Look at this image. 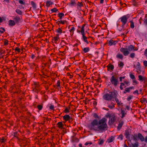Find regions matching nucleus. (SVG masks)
<instances>
[{"label":"nucleus","mask_w":147,"mask_h":147,"mask_svg":"<svg viewBox=\"0 0 147 147\" xmlns=\"http://www.w3.org/2000/svg\"><path fill=\"white\" fill-rule=\"evenodd\" d=\"M107 119L105 118H102L98 121L96 119L94 120L88 127L91 130H94L96 131H100L103 132L107 130L108 127L106 123Z\"/></svg>","instance_id":"obj_1"},{"label":"nucleus","mask_w":147,"mask_h":147,"mask_svg":"<svg viewBox=\"0 0 147 147\" xmlns=\"http://www.w3.org/2000/svg\"><path fill=\"white\" fill-rule=\"evenodd\" d=\"M110 82L112 85L116 87L119 84L118 77L116 76H112L110 79Z\"/></svg>","instance_id":"obj_2"},{"label":"nucleus","mask_w":147,"mask_h":147,"mask_svg":"<svg viewBox=\"0 0 147 147\" xmlns=\"http://www.w3.org/2000/svg\"><path fill=\"white\" fill-rule=\"evenodd\" d=\"M112 92H109V93H107L103 96V99L107 101H109L113 98L114 93Z\"/></svg>","instance_id":"obj_3"},{"label":"nucleus","mask_w":147,"mask_h":147,"mask_svg":"<svg viewBox=\"0 0 147 147\" xmlns=\"http://www.w3.org/2000/svg\"><path fill=\"white\" fill-rule=\"evenodd\" d=\"M85 26V25L84 24H83L82 27L81 31H77V32H81V34L82 36L83 40L84 41V42H86L87 44H88V42L87 40V37L85 36V34L84 32V28Z\"/></svg>","instance_id":"obj_4"},{"label":"nucleus","mask_w":147,"mask_h":147,"mask_svg":"<svg viewBox=\"0 0 147 147\" xmlns=\"http://www.w3.org/2000/svg\"><path fill=\"white\" fill-rule=\"evenodd\" d=\"M128 18L127 15H124L119 18V20L122 23V27H123L127 23Z\"/></svg>","instance_id":"obj_5"},{"label":"nucleus","mask_w":147,"mask_h":147,"mask_svg":"<svg viewBox=\"0 0 147 147\" xmlns=\"http://www.w3.org/2000/svg\"><path fill=\"white\" fill-rule=\"evenodd\" d=\"M63 120L68 121L69 123H71L73 121V119L69 115H66L63 116Z\"/></svg>","instance_id":"obj_6"},{"label":"nucleus","mask_w":147,"mask_h":147,"mask_svg":"<svg viewBox=\"0 0 147 147\" xmlns=\"http://www.w3.org/2000/svg\"><path fill=\"white\" fill-rule=\"evenodd\" d=\"M127 49L122 47L120 49V51L121 52L123 53L124 56H126L129 54V52Z\"/></svg>","instance_id":"obj_7"},{"label":"nucleus","mask_w":147,"mask_h":147,"mask_svg":"<svg viewBox=\"0 0 147 147\" xmlns=\"http://www.w3.org/2000/svg\"><path fill=\"white\" fill-rule=\"evenodd\" d=\"M34 90H35V92L37 93L40 91V88L39 85L38 84V82H34Z\"/></svg>","instance_id":"obj_8"},{"label":"nucleus","mask_w":147,"mask_h":147,"mask_svg":"<svg viewBox=\"0 0 147 147\" xmlns=\"http://www.w3.org/2000/svg\"><path fill=\"white\" fill-rule=\"evenodd\" d=\"M138 80L141 82H144L145 83L147 81V79L146 77L143 76L142 75H139L138 76Z\"/></svg>","instance_id":"obj_9"},{"label":"nucleus","mask_w":147,"mask_h":147,"mask_svg":"<svg viewBox=\"0 0 147 147\" xmlns=\"http://www.w3.org/2000/svg\"><path fill=\"white\" fill-rule=\"evenodd\" d=\"M22 18L20 17L19 16H17L13 18V19L16 24H18L21 20Z\"/></svg>","instance_id":"obj_10"},{"label":"nucleus","mask_w":147,"mask_h":147,"mask_svg":"<svg viewBox=\"0 0 147 147\" xmlns=\"http://www.w3.org/2000/svg\"><path fill=\"white\" fill-rule=\"evenodd\" d=\"M114 96L113 98L115 99V100L118 105H120V103L121 101H119L117 97V94L115 93H114Z\"/></svg>","instance_id":"obj_11"},{"label":"nucleus","mask_w":147,"mask_h":147,"mask_svg":"<svg viewBox=\"0 0 147 147\" xmlns=\"http://www.w3.org/2000/svg\"><path fill=\"white\" fill-rule=\"evenodd\" d=\"M117 42V41H114L112 40H110L108 42L109 45V46H112L113 45H115Z\"/></svg>","instance_id":"obj_12"},{"label":"nucleus","mask_w":147,"mask_h":147,"mask_svg":"<svg viewBox=\"0 0 147 147\" xmlns=\"http://www.w3.org/2000/svg\"><path fill=\"white\" fill-rule=\"evenodd\" d=\"M107 70L108 71H112L114 68V66L111 63H109L107 65Z\"/></svg>","instance_id":"obj_13"},{"label":"nucleus","mask_w":147,"mask_h":147,"mask_svg":"<svg viewBox=\"0 0 147 147\" xmlns=\"http://www.w3.org/2000/svg\"><path fill=\"white\" fill-rule=\"evenodd\" d=\"M138 136L141 142H143L144 141V138L141 133H138Z\"/></svg>","instance_id":"obj_14"},{"label":"nucleus","mask_w":147,"mask_h":147,"mask_svg":"<svg viewBox=\"0 0 147 147\" xmlns=\"http://www.w3.org/2000/svg\"><path fill=\"white\" fill-rule=\"evenodd\" d=\"M57 125L58 126V127L60 129H62L64 128L63 126L64 125L61 122H59L57 123Z\"/></svg>","instance_id":"obj_15"},{"label":"nucleus","mask_w":147,"mask_h":147,"mask_svg":"<svg viewBox=\"0 0 147 147\" xmlns=\"http://www.w3.org/2000/svg\"><path fill=\"white\" fill-rule=\"evenodd\" d=\"M134 67H135L137 69H138L139 71L141 69V66H140V64L139 62H138L137 63V65L136 66L134 65Z\"/></svg>","instance_id":"obj_16"},{"label":"nucleus","mask_w":147,"mask_h":147,"mask_svg":"<svg viewBox=\"0 0 147 147\" xmlns=\"http://www.w3.org/2000/svg\"><path fill=\"white\" fill-rule=\"evenodd\" d=\"M16 23L13 20H10L9 21V25L11 26H13L15 25Z\"/></svg>","instance_id":"obj_17"},{"label":"nucleus","mask_w":147,"mask_h":147,"mask_svg":"<svg viewBox=\"0 0 147 147\" xmlns=\"http://www.w3.org/2000/svg\"><path fill=\"white\" fill-rule=\"evenodd\" d=\"M115 140V137L111 136L107 139V141L108 143H110L112 142Z\"/></svg>","instance_id":"obj_18"},{"label":"nucleus","mask_w":147,"mask_h":147,"mask_svg":"<svg viewBox=\"0 0 147 147\" xmlns=\"http://www.w3.org/2000/svg\"><path fill=\"white\" fill-rule=\"evenodd\" d=\"M143 24L146 26H147V14H145L144 18L143 20Z\"/></svg>","instance_id":"obj_19"},{"label":"nucleus","mask_w":147,"mask_h":147,"mask_svg":"<svg viewBox=\"0 0 147 147\" xmlns=\"http://www.w3.org/2000/svg\"><path fill=\"white\" fill-rule=\"evenodd\" d=\"M130 133L129 130H126L125 131V136L126 138H127L129 137V136L130 134Z\"/></svg>","instance_id":"obj_20"},{"label":"nucleus","mask_w":147,"mask_h":147,"mask_svg":"<svg viewBox=\"0 0 147 147\" xmlns=\"http://www.w3.org/2000/svg\"><path fill=\"white\" fill-rule=\"evenodd\" d=\"M124 124V122L123 121H121L120 122L119 124H118L117 126V129L119 130L122 127Z\"/></svg>","instance_id":"obj_21"},{"label":"nucleus","mask_w":147,"mask_h":147,"mask_svg":"<svg viewBox=\"0 0 147 147\" xmlns=\"http://www.w3.org/2000/svg\"><path fill=\"white\" fill-rule=\"evenodd\" d=\"M121 114L122 116L121 118H123L125 116V115L126 114V113L125 112V110L121 109Z\"/></svg>","instance_id":"obj_22"},{"label":"nucleus","mask_w":147,"mask_h":147,"mask_svg":"<svg viewBox=\"0 0 147 147\" xmlns=\"http://www.w3.org/2000/svg\"><path fill=\"white\" fill-rule=\"evenodd\" d=\"M123 55L121 54L118 53L116 56V57L118 59H122L123 58Z\"/></svg>","instance_id":"obj_23"},{"label":"nucleus","mask_w":147,"mask_h":147,"mask_svg":"<svg viewBox=\"0 0 147 147\" xmlns=\"http://www.w3.org/2000/svg\"><path fill=\"white\" fill-rule=\"evenodd\" d=\"M53 3L51 1H47L46 2V5L47 7H49Z\"/></svg>","instance_id":"obj_24"},{"label":"nucleus","mask_w":147,"mask_h":147,"mask_svg":"<svg viewBox=\"0 0 147 147\" xmlns=\"http://www.w3.org/2000/svg\"><path fill=\"white\" fill-rule=\"evenodd\" d=\"M128 48L129 51H132L134 49V47L132 45H130L128 47Z\"/></svg>","instance_id":"obj_25"},{"label":"nucleus","mask_w":147,"mask_h":147,"mask_svg":"<svg viewBox=\"0 0 147 147\" xmlns=\"http://www.w3.org/2000/svg\"><path fill=\"white\" fill-rule=\"evenodd\" d=\"M139 146L138 142H136L134 144H132V145L129 146V147H138Z\"/></svg>","instance_id":"obj_26"},{"label":"nucleus","mask_w":147,"mask_h":147,"mask_svg":"<svg viewBox=\"0 0 147 147\" xmlns=\"http://www.w3.org/2000/svg\"><path fill=\"white\" fill-rule=\"evenodd\" d=\"M115 120V117H112L110 120L109 121V122H111V123H113Z\"/></svg>","instance_id":"obj_27"},{"label":"nucleus","mask_w":147,"mask_h":147,"mask_svg":"<svg viewBox=\"0 0 147 147\" xmlns=\"http://www.w3.org/2000/svg\"><path fill=\"white\" fill-rule=\"evenodd\" d=\"M124 65V64L122 61L119 62L118 66L119 67L122 68Z\"/></svg>","instance_id":"obj_28"},{"label":"nucleus","mask_w":147,"mask_h":147,"mask_svg":"<svg viewBox=\"0 0 147 147\" xmlns=\"http://www.w3.org/2000/svg\"><path fill=\"white\" fill-rule=\"evenodd\" d=\"M75 30V28L74 27H72L70 30L69 31L71 32L70 35L72 36L74 33V31Z\"/></svg>","instance_id":"obj_29"},{"label":"nucleus","mask_w":147,"mask_h":147,"mask_svg":"<svg viewBox=\"0 0 147 147\" xmlns=\"http://www.w3.org/2000/svg\"><path fill=\"white\" fill-rule=\"evenodd\" d=\"M16 12L19 15H22V11L19 9H17L16 10Z\"/></svg>","instance_id":"obj_30"},{"label":"nucleus","mask_w":147,"mask_h":147,"mask_svg":"<svg viewBox=\"0 0 147 147\" xmlns=\"http://www.w3.org/2000/svg\"><path fill=\"white\" fill-rule=\"evenodd\" d=\"M90 50V49L89 47H87L84 48L83 49V51L84 53H86L88 52Z\"/></svg>","instance_id":"obj_31"},{"label":"nucleus","mask_w":147,"mask_h":147,"mask_svg":"<svg viewBox=\"0 0 147 147\" xmlns=\"http://www.w3.org/2000/svg\"><path fill=\"white\" fill-rule=\"evenodd\" d=\"M58 16L59 19H61L62 17L64 16V14L62 13H60L58 14Z\"/></svg>","instance_id":"obj_32"},{"label":"nucleus","mask_w":147,"mask_h":147,"mask_svg":"<svg viewBox=\"0 0 147 147\" xmlns=\"http://www.w3.org/2000/svg\"><path fill=\"white\" fill-rule=\"evenodd\" d=\"M130 27L132 28H134V22L132 21H130Z\"/></svg>","instance_id":"obj_33"},{"label":"nucleus","mask_w":147,"mask_h":147,"mask_svg":"<svg viewBox=\"0 0 147 147\" xmlns=\"http://www.w3.org/2000/svg\"><path fill=\"white\" fill-rule=\"evenodd\" d=\"M5 31V30L4 28L2 27L0 28V33L1 34L3 33Z\"/></svg>","instance_id":"obj_34"},{"label":"nucleus","mask_w":147,"mask_h":147,"mask_svg":"<svg viewBox=\"0 0 147 147\" xmlns=\"http://www.w3.org/2000/svg\"><path fill=\"white\" fill-rule=\"evenodd\" d=\"M130 90L128 88H125V90L123 92V93L125 94L127 92H129Z\"/></svg>","instance_id":"obj_35"},{"label":"nucleus","mask_w":147,"mask_h":147,"mask_svg":"<svg viewBox=\"0 0 147 147\" xmlns=\"http://www.w3.org/2000/svg\"><path fill=\"white\" fill-rule=\"evenodd\" d=\"M125 85L124 83L123 82H121L120 83V89L122 90H123V86H124Z\"/></svg>","instance_id":"obj_36"},{"label":"nucleus","mask_w":147,"mask_h":147,"mask_svg":"<svg viewBox=\"0 0 147 147\" xmlns=\"http://www.w3.org/2000/svg\"><path fill=\"white\" fill-rule=\"evenodd\" d=\"M42 107L43 106L42 105H38L37 106V108H38V109L40 111L42 109Z\"/></svg>","instance_id":"obj_37"},{"label":"nucleus","mask_w":147,"mask_h":147,"mask_svg":"<svg viewBox=\"0 0 147 147\" xmlns=\"http://www.w3.org/2000/svg\"><path fill=\"white\" fill-rule=\"evenodd\" d=\"M138 136L137 135L134 134L133 136V140L135 141H136L138 140L137 138H138Z\"/></svg>","instance_id":"obj_38"},{"label":"nucleus","mask_w":147,"mask_h":147,"mask_svg":"<svg viewBox=\"0 0 147 147\" xmlns=\"http://www.w3.org/2000/svg\"><path fill=\"white\" fill-rule=\"evenodd\" d=\"M70 109V107H69V108H67V107H66L64 111V112L65 113H68L69 112V110Z\"/></svg>","instance_id":"obj_39"},{"label":"nucleus","mask_w":147,"mask_h":147,"mask_svg":"<svg viewBox=\"0 0 147 147\" xmlns=\"http://www.w3.org/2000/svg\"><path fill=\"white\" fill-rule=\"evenodd\" d=\"M56 32H57L58 33L61 34V33H62L63 31L60 28H59L56 30Z\"/></svg>","instance_id":"obj_40"},{"label":"nucleus","mask_w":147,"mask_h":147,"mask_svg":"<svg viewBox=\"0 0 147 147\" xmlns=\"http://www.w3.org/2000/svg\"><path fill=\"white\" fill-rule=\"evenodd\" d=\"M130 78L132 80H134L135 79V76L132 74H131L129 75Z\"/></svg>","instance_id":"obj_41"},{"label":"nucleus","mask_w":147,"mask_h":147,"mask_svg":"<svg viewBox=\"0 0 147 147\" xmlns=\"http://www.w3.org/2000/svg\"><path fill=\"white\" fill-rule=\"evenodd\" d=\"M31 4L33 7L36 8V5L35 3L33 1H32L31 2Z\"/></svg>","instance_id":"obj_42"},{"label":"nucleus","mask_w":147,"mask_h":147,"mask_svg":"<svg viewBox=\"0 0 147 147\" xmlns=\"http://www.w3.org/2000/svg\"><path fill=\"white\" fill-rule=\"evenodd\" d=\"M99 142H98V144L99 145H101L103 143L104 141L103 140H99Z\"/></svg>","instance_id":"obj_43"},{"label":"nucleus","mask_w":147,"mask_h":147,"mask_svg":"<svg viewBox=\"0 0 147 147\" xmlns=\"http://www.w3.org/2000/svg\"><path fill=\"white\" fill-rule=\"evenodd\" d=\"M4 45H7L8 44V41L6 39H4Z\"/></svg>","instance_id":"obj_44"},{"label":"nucleus","mask_w":147,"mask_h":147,"mask_svg":"<svg viewBox=\"0 0 147 147\" xmlns=\"http://www.w3.org/2000/svg\"><path fill=\"white\" fill-rule=\"evenodd\" d=\"M133 97V96L132 95H129L128 97L127 98V101H129Z\"/></svg>","instance_id":"obj_45"},{"label":"nucleus","mask_w":147,"mask_h":147,"mask_svg":"<svg viewBox=\"0 0 147 147\" xmlns=\"http://www.w3.org/2000/svg\"><path fill=\"white\" fill-rule=\"evenodd\" d=\"M51 10L52 12H56L58 11V10L55 8H54L51 9Z\"/></svg>","instance_id":"obj_46"},{"label":"nucleus","mask_w":147,"mask_h":147,"mask_svg":"<svg viewBox=\"0 0 147 147\" xmlns=\"http://www.w3.org/2000/svg\"><path fill=\"white\" fill-rule=\"evenodd\" d=\"M135 54L134 53H131L130 55V57L132 58H133L135 57Z\"/></svg>","instance_id":"obj_47"},{"label":"nucleus","mask_w":147,"mask_h":147,"mask_svg":"<svg viewBox=\"0 0 147 147\" xmlns=\"http://www.w3.org/2000/svg\"><path fill=\"white\" fill-rule=\"evenodd\" d=\"M71 5H74L76 4L75 0H71L70 4Z\"/></svg>","instance_id":"obj_48"},{"label":"nucleus","mask_w":147,"mask_h":147,"mask_svg":"<svg viewBox=\"0 0 147 147\" xmlns=\"http://www.w3.org/2000/svg\"><path fill=\"white\" fill-rule=\"evenodd\" d=\"M146 101V99L145 98H144L141 100L140 102L142 103H144Z\"/></svg>","instance_id":"obj_49"},{"label":"nucleus","mask_w":147,"mask_h":147,"mask_svg":"<svg viewBox=\"0 0 147 147\" xmlns=\"http://www.w3.org/2000/svg\"><path fill=\"white\" fill-rule=\"evenodd\" d=\"M67 21L65 20H60V23L62 24H65V23Z\"/></svg>","instance_id":"obj_50"},{"label":"nucleus","mask_w":147,"mask_h":147,"mask_svg":"<svg viewBox=\"0 0 147 147\" xmlns=\"http://www.w3.org/2000/svg\"><path fill=\"white\" fill-rule=\"evenodd\" d=\"M93 116L95 118H99L98 115L96 113H94L93 114Z\"/></svg>","instance_id":"obj_51"},{"label":"nucleus","mask_w":147,"mask_h":147,"mask_svg":"<svg viewBox=\"0 0 147 147\" xmlns=\"http://www.w3.org/2000/svg\"><path fill=\"white\" fill-rule=\"evenodd\" d=\"M6 141V139H5L4 137H3L2 139L1 140V143L4 142Z\"/></svg>","instance_id":"obj_52"},{"label":"nucleus","mask_w":147,"mask_h":147,"mask_svg":"<svg viewBox=\"0 0 147 147\" xmlns=\"http://www.w3.org/2000/svg\"><path fill=\"white\" fill-rule=\"evenodd\" d=\"M78 5L80 7H81L83 6V4H82V2H78Z\"/></svg>","instance_id":"obj_53"},{"label":"nucleus","mask_w":147,"mask_h":147,"mask_svg":"<svg viewBox=\"0 0 147 147\" xmlns=\"http://www.w3.org/2000/svg\"><path fill=\"white\" fill-rule=\"evenodd\" d=\"M123 135L121 134H120L118 137V138L119 139V138H120L121 140H122L123 139Z\"/></svg>","instance_id":"obj_54"},{"label":"nucleus","mask_w":147,"mask_h":147,"mask_svg":"<svg viewBox=\"0 0 147 147\" xmlns=\"http://www.w3.org/2000/svg\"><path fill=\"white\" fill-rule=\"evenodd\" d=\"M15 50L17 51L18 53H20V49L18 47H16V48Z\"/></svg>","instance_id":"obj_55"},{"label":"nucleus","mask_w":147,"mask_h":147,"mask_svg":"<svg viewBox=\"0 0 147 147\" xmlns=\"http://www.w3.org/2000/svg\"><path fill=\"white\" fill-rule=\"evenodd\" d=\"M108 107L110 109H112L115 107V106L109 105H108Z\"/></svg>","instance_id":"obj_56"},{"label":"nucleus","mask_w":147,"mask_h":147,"mask_svg":"<svg viewBox=\"0 0 147 147\" xmlns=\"http://www.w3.org/2000/svg\"><path fill=\"white\" fill-rule=\"evenodd\" d=\"M125 78V76H123V77H119V79L120 81V82H122V79H124Z\"/></svg>","instance_id":"obj_57"},{"label":"nucleus","mask_w":147,"mask_h":147,"mask_svg":"<svg viewBox=\"0 0 147 147\" xmlns=\"http://www.w3.org/2000/svg\"><path fill=\"white\" fill-rule=\"evenodd\" d=\"M144 55L146 57H147V48L144 51Z\"/></svg>","instance_id":"obj_58"},{"label":"nucleus","mask_w":147,"mask_h":147,"mask_svg":"<svg viewBox=\"0 0 147 147\" xmlns=\"http://www.w3.org/2000/svg\"><path fill=\"white\" fill-rule=\"evenodd\" d=\"M142 21H143L142 18V17L140 18V19L139 20V22L140 24H141Z\"/></svg>","instance_id":"obj_59"},{"label":"nucleus","mask_w":147,"mask_h":147,"mask_svg":"<svg viewBox=\"0 0 147 147\" xmlns=\"http://www.w3.org/2000/svg\"><path fill=\"white\" fill-rule=\"evenodd\" d=\"M13 136H14V137H16V138H18V133L17 132H14V134H13Z\"/></svg>","instance_id":"obj_60"},{"label":"nucleus","mask_w":147,"mask_h":147,"mask_svg":"<svg viewBox=\"0 0 147 147\" xmlns=\"http://www.w3.org/2000/svg\"><path fill=\"white\" fill-rule=\"evenodd\" d=\"M143 64L145 67H147V61H144L143 62Z\"/></svg>","instance_id":"obj_61"},{"label":"nucleus","mask_w":147,"mask_h":147,"mask_svg":"<svg viewBox=\"0 0 147 147\" xmlns=\"http://www.w3.org/2000/svg\"><path fill=\"white\" fill-rule=\"evenodd\" d=\"M57 84L58 87H59L60 86V81L59 80L57 81Z\"/></svg>","instance_id":"obj_62"},{"label":"nucleus","mask_w":147,"mask_h":147,"mask_svg":"<svg viewBox=\"0 0 147 147\" xmlns=\"http://www.w3.org/2000/svg\"><path fill=\"white\" fill-rule=\"evenodd\" d=\"M19 2L20 3L24 5L25 3L23 1H22V0H19Z\"/></svg>","instance_id":"obj_63"},{"label":"nucleus","mask_w":147,"mask_h":147,"mask_svg":"<svg viewBox=\"0 0 147 147\" xmlns=\"http://www.w3.org/2000/svg\"><path fill=\"white\" fill-rule=\"evenodd\" d=\"M59 38L56 36L54 38V40H55V41H57L58 40Z\"/></svg>","instance_id":"obj_64"}]
</instances>
